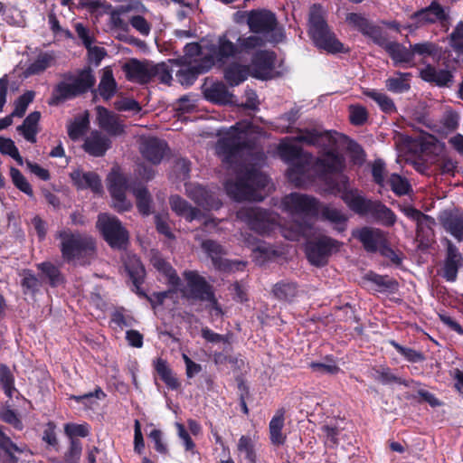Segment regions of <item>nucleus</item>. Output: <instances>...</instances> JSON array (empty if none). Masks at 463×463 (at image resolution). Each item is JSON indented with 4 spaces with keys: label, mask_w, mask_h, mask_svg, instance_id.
I'll return each instance as SVG.
<instances>
[{
    "label": "nucleus",
    "mask_w": 463,
    "mask_h": 463,
    "mask_svg": "<svg viewBox=\"0 0 463 463\" xmlns=\"http://www.w3.org/2000/svg\"><path fill=\"white\" fill-rule=\"evenodd\" d=\"M281 208L294 219L292 223L280 225L276 214L260 208H241L237 212V218L260 234H269L279 229L283 237L289 241H299L310 235L312 226L309 221L319 213V203L317 199L292 193L282 199Z\"/></svg>",
    "instance_id": "obj_3"
},
{
    "label": "nucleus",
    "mask_w": 463,
    "mask_h": 463,
    "mask_svg": "<svg viewBox=\"0 0 463 463\" xmlns=\"http://www.w3.org/2000/svg\"><path fill=\"white\" fill-rule=\"evenodd\" d=\"M353 236L359 240L368 252L386 250L385 233L377 228L363 227L353 232Z\"/></svg>",
    "instance_id": "obj_14"
},
{
    "label": "nucleus",
    "mask_w": 463,
    "mask_h": 463,
    "mask_svg": "<svg viewBox=\"0 0 463 463\" xmlns=\"http://www.w3.org/2000/svg\"><path fill=\"white\" fill-rule=\"evenodd\" d=\"M326 11L319 5H314L309 14V34L315 45L327 52L336 53L344 51V45L330 31L326 22Z\"/></svg>",
    "instance_id": "obj_6"
},
{
    "label": "nucleus",
    "mask_w": 463,
    "mask_h": 463,
    "mask_svg": "<svg viewBox=\"0 0 463 463\" xmlns=\"http://www.w3.org/2000/svg\"><path fill=\"white\" fill-rule=\"evenodd\" d=\"M97 227L110 247L122 249L127 245L128 232L117 217L101 213L99 215Z\"/></svg>",
    "instance_id": "obj_9"
},
{
    "label": "nucleus",
    "mask_w": 463,
    "mask_h": 463,
    "mask_svg": "<svg viewBox=\"0 0 463 463\" xmlns=\"http://www.w3.org/2000/svg\"><path fill=\"white\" fill-rule=\"evenodd\" d=\"M221 35L218 37L212 39V40H203L202 45L198 44L197 43H191L185 45L184 52L185 55L188 58H192L194 56L202 55V58L199 60H196L198 62H203L205 59H207L208 54L206 51V47H208L211 43H214Z\"/></svg>",
    "instance_id": "obj_45"
},
{
    "label": "nucleus",
    "mask_w": 463,
    "mask_h": 463,
    "mask_svg": "<svg viewBox=\"0 0 463 463\" xmlns=\"http://www.w3.org/2000/svg\"><path fill=\"white\" fill-rule=\"evenodd\" d=\"M55 62V55L53 52H42L36 59L30 62L24 71L25 76L39 74Z\"/></svg>",
    "instance_id": "obj_28"
},
{
    "label": "nucleus",
    "mask_w": 463,
    "mask_h": 463,
    "mask_svg": "<svg viewBox=\"0 0 463 463\" xmlns=\"http://www.w3.org/2000/svg\"><path fill=\"white\" fill-rule=\"evenodd\" d=\"M90 120L87 112L76 117L67 126L68 135L72 140H78L89 128Z\"/></svg>",
    "instance_id": "obj_39"
},
{
    "label": "nucleus",
    "mask_w": 463,
    "mask_h": 463,
    "mask_svg": "<svg viewBox=\"0 0 463 463\" xmlns=\"http://www.w3.org/2000/svg\"><path fill=\"white\" fill-rule=\"evenodd\" d=\"M0 449L2 452L1 455H12V453L19 452L22 453L24 451V449L19 448L16 446L9 437H7L1 430H0Z\"/></svg>",
    "instance_id": "obj_62"
},
{
    "label": "nucleus",
    "mask_w": 463,
    "mask_h": 463,
    "mask_svg": "<svg viewBox=\"0 0 463 463\" xmlns=\"http://www.w3.org/2000/svg\"><path fill=\"white\" fill-rule=\"evenodd\" d=\"M202 248L211 257L213 265L218 269H225L226 265L224 260L222 259V255L224 254L222 247L213 241H204L202 243Z\"/></svg>",
    "instance_id": "obj_42"
},
{
    "label": "nucleus",
    "mask_w": 463,
    "mask_h": 463,
    "mask_svg": "<svg viewBox=\"0 0 463 463\" xmlns=\"http://www.w3.org/2000/svg\"><path fill=\"white\" fill-rule=\"evenodd\" d=\"M117 90V82L114 79L112 70L105 67L99 84V95L106 100L111 99Z\"/></svg>",
    "instance_id": "obj_35"
},
{
    "label": "nucleus",
    "mask_w": 463,
    "mask_h": 463,
    "mask_svg": "<svg viewBox=\"0 0 463 463\" xmlns=\"http://www.w3.org/2000/svg\"><path fill=\"white\" fill-rule=\"evenodd\" d=\"M420 75L421 79L428 82H434L438 86H445L451 81L452 75L447 70L437 71L431 65H427L420 70Z\"/></svg>",
    "instance_id": "obj_30"
},
{
    "label": "nucleus",
    "mask_w": 463,
    "mask_h": 463,
    "mask_svg": "<svg viewBox=\"0 0 463 463\" xmlns=\"http://www.w3.org/2000/svg\"><path fill=\"white\" fill-rule=\"evenodd\" d=\"M328 135L317 130H300L295 137L282 139L278 146L279 156L290 164L288 178L297 186L306 185L310 181L311 173L317 171L322 175L340 174L338 181L331 184L335 194H340L346 205L359 215H370L384 226H392L396 222L395 213L379 201H372L364 197L357 189L348 188V178L342 175L345 168L343 156L328 151L314 163L311 155L303 153L296 142L307 145L323 146Z\"/></svg>",
    "instance_id": "obj_1"
},
{
    "label": "nucleus",
    "mask_w": 463,
    "mask_h": 463,
    "mask_svg": "<svg viewBox=\"0 0 463 463\" xmlns=\"http://www.w3.org/2000/svg\"><path fill=\"white\" fill-rule=\"evenodd\" d=\"M228 34H221L206 47L208 57L203 62H198L196 59L193 62L189 61V66H184L177 71L176 77L182 85H192L199 74L208 71L214 65L222 67L228 62V57L236 50Z\"/></svg>",
    "instance_id": "obj_5"
},
{
    "label": "nucleus",
    "mask_w": 463,
    "mask_h": 463,
    "mask_svg": "<svg viewBox=\"0 0 463 463\" xmlns=\"http://www.w3.org/2000/svg\"><path fill=\"white\" fill-rule=\"evenodd\" d=\"M165 150L166 144L155 137L145 138L140 145V152L143 157L153 165H157L161 162Z\"/></svg>",
    "instance_id": "obj_18"
},
{
    "label": "nucleus",
    "mask_w": 463,
    "mask_h": 463,
    "mask_svg": "<svg viewBox=\"0 0 463 463\" xmlns=\"http://www.w3.org/2000/svg\"><path fill=\"white\" fill-rule=\"evenodd\" d=\"M384 49L391 56L395 65L406 64L408 67L415 65L413 61V52H411V48L407 49L399 43L391 42L385 43Z\"/></svg>",
    "instance_id": "obj_25"
},
{
    "label": "nucleus",
    "mask_w": 463,
    "mask_h": 463,
    "mask_svg": "<svg viewBox=\"0 0 463 463\" xmlns=\"http://www.w3.org/2000/svg\"><path fill=\"white\" fill-rule=\"evenodd\" d=\"M273 293L279 299L290 301L298 293V288L293 282H279L273 288Z\"/></svg>",
    "instance_id": "obj_46"
},
{
    "label": "nucleus",
    "mask_w": 463,
    "mask_h": 463,
    "mask_svg": "<svg viewBox=\"0 0 463 463\" xmlns=\"http://www.w3.org/2000/svg\"><path fill=\"white\" fill-rule=\"evenodd\" d=\"M79 93L74 90V87L71 80L66 77L64 80L60 82L54 89L52 93V101L50 104H59L66 99H72L78 96Z\"/></svg>",
    "instance_id": "obj_37"
},
{
    "label": "nucleus",
    "mask_w": 463,
    "mask_h": 463,
    "mask_svg": "<svg viewBox=\"0 0 463 463\" xmlns=\"http://www.w3.org/2000/svg\"><path fill=\"white\" fill-rule=\"evenodd\" d=\"M411 52H413V57L415 55H419L422 58L430 56L435 53L436 46L435 44L430 42H424L420 43H416L413 45H410Z\"/></svg>",
    "instance_id": "obj_63"
},
{
    "label": "nucleus",
    "mask_w": 463,
    "mask_h": 463,
    "mask_svg": "<svg viewBox=\"0 0 463 463\" xmlns=\"http://www.w3.org/2000/svg\"><path fill=\"white\" fill-rule=\"evenodd\" d=\"M170 205L176 214L184 217L188 221L200 219V212L191 207L188 203L178 195L170 197Z\"/></svg>",
    "instance_id": "obj_31"
},
{
    "label": "nucleus",
    "mask_w": 463,
    "mask_h": 463,
    "mask_svg": "<svg viewBox=\"0 0 463 463\" xmlns=\"http://www.w3.org/2000/svg\"><path fill=\"white\" fill-rule=\"evenodd\" d=\"M0 152L11 156L19 165H23L24 164L18 148L11 138L0 137Z\"/></svg>",
    "instance_id": "obj_50"
},
{
    "label": "nucleus",
    "mask_w": 463,
    "mask_h": 463,
    "mask_svg": "<svg viewBox=\"0 0 463 463\" xmlns=\"http://www.w3.org/2000/svg\"><path fill=\"white\" fill-rule=\"evenodd\" d=\"M57 238L61 240L62 258L67 261L79 260L94 250V241L90 237L62 230L58 232Z\"/></svg>",
    "instance_id": "obj_8"
},
{
    "label": "nucleus",
    "mask_w": 463,
    "mask_h": 463,
    "mask_svg": "<svg viewBox=\"0 0 463 463\" xmlns=\"http://www.w3.org/2000/svg\"><path fill=\"white\" fill-rule=\"evenodd\" d=\"M416 224L417 237L421 240L432 234V227L435 224V220L429 215L423 214V218H420Z\"/></svg>",
    "instance_id": "obj_55"
},
{
    "label": "nucleus",
    "mask_w": 463,
    "mask_h": 463,
    "mask_svg": "<svg viewBox=\"0 0 463 463\" xmlns=\"http://www.w3.org/2000/svg\"><path fill=\"white\" fill-rule=\"evenodd\" d=\"M411 74L409 72H398L385 81L388 90L394 93H402L409 90Z\"/></svg>",
    "instance_id": "obj_40"
},
{
    "label": "nucleus",
    "mask_w": 463,
    "mask_h": 463,
    "mask_svg": "<svg viewBox=\"0 0 463 463\" xmlns=\"http://www.w3.org/2000/svg\"><path fill=\"white\" fill-rule=\"evenodd\" d=\"M126 269L132 279L133 285L136 288V292L140 296H145V293L140 289V285L146 275L145 268L139 259L133 254H127L124 260Z\"/></svg>",
    "instance_id": "obj_20"
},
{
    "label": "nucleus",
    "mask_w": 463,
    "mask_h": 463,
    "mask_svg": "<svg viewBox=\"0 0 463 463\" xmlns=\"http://www.w3.org/2000/svg\"><path fill=\"white\" fill-rule=\"evenodd\" d=\"M203 94L206 99L215 103H226L231 98L226 86L222 82H214L210 85H205Z\"/></svg>",
    "instance_id": "obj_34"
},
{
    "label": "nucleus",
    "mask_w": 463,
    "mask_h": 463,
    "mask_svg": "<svg viewBox=\"0 0 463 463\" xmlns=\"http://www.w3.org/2000/svg\"><path fill=\"white\" fill-rule=\"evenodd\" d=\"M35 93L33 90L24 92L14 101V109L10 115L13 118H22L24 115L28 106L33 101Z\"/></svg>",
    "instance_id": "obj_48"
},
{
    "label": "nucleus",
    "mask_w": 463,
    "mask_h": 463,
    "mask_svg": "<svg viewBox=\"0 0 463 463\" xmlns=\"http://www.w3.org/2000/svg\"><path fill=\"white\" fill-rule=\"evenodd\" d=\"M238 450L243 454L245 458L250 463H255L256 455L254 450V444L251 439L248 436H241L238 441Z\"/></svg>",
    "instance_id": "obj_54"
},
{
    "label": "nucleus",
    "mask_w": 463,
    "mask_h": 463,
    "mask_svg": "<svg viewBox=\"0 0 463 463\" xmlns=\"http://www.w3.org/2000/svg\"><path fill=\"white\" fill-rule=\"evenodd\" d=\"M229 33L228 37H229L230 41L232 43V44L236 48L234 53L228 57V61L231 58L235 57L241 52H250V51H252L256 48L263 46L268 42L261 35L255 33V34H252V35H250L247 37L240 36L237 39V43H234L232 41V38H234L235 35L232 34V31H226L224 33Z\"/></svg>",
    "instance_id": "obj_22"
},
{
    "label": "nucleus",
    "mask_w": 463,
    "mask_h": 463,
    "mask_svg": "<svg viewBox=\"0 0 463 463\" xmlns=\"http://www.w3.org/2000/svg\"><path fill=\"white\" fill-rule=\"evenodd\" d=\"M364 94L373 99L384 113L392 114L396 111L393 100L385 93L376 90H366Z\"/></svg>",
    "instance_id": "obj_41"
},
{
    "label": "nucleus",
    "mask_w": 463,
    "mask_h": 463,
    "mask_svg": "<svg viewBox=\"0 0 463 463\" xmlns=\"http://www.w3.org/2000/svg\"><path fill=\"white\" fill-rule=\"evenodd\" d=\"M392 191L397 195L408 194L411 190V185L406 178L397 174H392L386 182Z\"/></svg>",
    "instance_id": "obj_47"
},
{
    "label": "nucleus",
    "mask_w": 463,
    "mask_h": 463,
    "mask_svg": "<svg viewBox=\"0 0 463 463\" xmlns=\"http://www.w3.org/2000/svg\"><path fill=\"white\" fill-rule=\"evenodd\" d=\"M246 15L247 24L253 33L261 35L269 43H279L284 38L283 30L278 27L277 19L271 12L251 10Z\"/></svg>",
    "instance_id": "obj_7"
},
{
    "label": "nucleus",
    "mask_w": 463,
    "mask_h": 463,
    "mask_svg": "<svg viewBox=\"0 0 463 463\" xmlns=\"http://www.w3.org/2000/svg\"><path fill=\"white\" fill-rule=\"evenodd\" d=\"M341 243L337 241L324 236L315 242H308L306 246V254L308 260L316 266L326 263L327 258L339 250Z\"/></svg>",
    "instance_id": "obj_11"
},
{
    "label": "nucleus",
    "mask_w": 463,
    "mask_h": 463,
    "mask_svg": "<svg viewBox=\"0 0 463 463\" xmlns=\"http://www.w3.org/2000/svg\"><path fill=\"white\" fill-rule=\"evenodd\" d=\"M152 66L132 61L125 64L124 71L128 80L138 83H146L152 77Z\"/></svg>",
    "instance_id": "obj_26"
},
{
    "label": "nucleus",
    "mask_w": 463,
    "mask_h": 463,
    "mask_svg": "<svg viewBox=\"0 0 463 463\" xmlns=\"http://www.w3.org/2000/svg\"><path fill=\"white\" fill-rule=\"evenodd\" d=\"M156 370L159 374L160 378L165 382V383L175 390L179 386V382L176 377L174 375L171 369L168 367L167 363L162 359H158L156 363Z\"/></svg>",
    "instance_id": "obj_44"
},
{
    "label": "nucleus",
    "mask_w": 463,
    "mask_h": 463,
    "mask_svg": "<svg viewBox=\"0 0 463 463\" xmlns=\"http://www.w3.org/2000/svg\"><path fill=\"white\" fill-rule=\"evenodd\" d=\"M97 122L100 128L111 136H119L124 132V126L118 116L103 107L97 108Z\"/></svg>",
    "instance_id": "obj_19"
},
{
    "label": "nucleus",
    "mask_w": 463,
    "mask_h": 463,
    "mask_svg": "<svg viewBox=\"0 0 463 463\" xmlns=\"http://www.w3.org/2000/svg\"><path fill=\"white\" fill-rule=\"evenodd\" d=\"M68 79L79 95L86 92L95 83V79L90 70H82L77 74L68 76Z\"/></svg>",
    "instance_id": "obj_36"
},
{
    "label": "nucleus",
    "mask_w": 463,
    "mask_h": 463,
    "mask_svg": "<svg viewBox=\"0 0 463 463\" xmlns=\"http://www.w3.org/2000/svg\"><path fill=\"white\" fill-rule=\"evenodd\" d=\"M38 268L48 277L50 284L56 286L61 282V277L59 269L49 262H43Z\"/></svg>",
    "instance_id": "obj_59"
},
{
    "label": "nucleus",
    "mask_w": 463,
    "mask_h": 463,
    "mask_svg": "<svg viewBox=\"0 0 463 463\" xmlns=\"http://www.w3.org/2000/svg\"><path fill=\"white\" fill-rule=\"evenodd\" d=\"M439 220L444 230L457 241H463V212L457 209L440 213Z\"/></svg>",
    "instance_id": "obj_15"
},
{
    "label": "nucleus",
    "mask_w": 463,
    "mask_h": 463,
    "mask_svg": "<svg viewBox=\"0 0 463 463\" xmlns=\"http://www.w3.org/2000/svg\"><path fill=\"white\" fill-rule=\"evenodd\" d=\"M321 431L324 438L325 445L327 447H334L338 444L339 430L336 427L328 424H324L321 427Z\"/></svg>",
    "instance_id": "obj_60"
},
{
    "label": "nucleus",
    "mask_w": 463,
    "mask_h": 463,
    "mask_svg": "<svg viewBox=\"0 0 463 463\" xmlns=\"http://www.w3.org/2000/svg\"><path fill=\"white\" fill-rule=\"evenodd\" d=\"M372 175L373 181L381 187L386 186L388 180L385 169V164L382 159H376L372 165Z\"/></svg>",
    "instance_id": "obj_56"
},
{
    "label": "nucleus",
    "mask_w": 463,
    "mask_h": 463,
    "mask_svg": "<svg viewBox=\"0 0 463 463\" xmlns=\"http://www.w3.org/2000/svg\"><path fill=\"white\" fill-rule=\"evenodd\" d=\"M319 213L322 219L333 223L337 231L342 232L345 229L347 217L341 210L331 206H324Z\"/></svg>",
    "instance_id": "obj_38"
},
{
    "label": "nucleus",
    "mask_w": 463,
    "mask_h": 463,
    "mask_svg": "<svg viewBox=\"0 0 463 463\" xmlns=\"http://www.w3.org/2000/svg\"><path fill=\"white\" fill-rule=\"evenodd\" d=\"M0 386L8 397H12L15 390L14 385V376L9 368L4 364L0 365Z\"/></svg>",
    "instance_id": "obj_53"
},
{
    "label": "nucleus",
    "mask_w": 463,
    "mask_h": 463,
    "mask_svg": "<svg viewBox=\"0 0 463 463\" xmlns=\"http://www.w3.org/2000/svg\"><path fill=\"white\" fill-rule=\"evenodd\" d=\"M411 18L413 23L404 26L410 32L429 24L440 23L444 26L447 24V14L437 2H432L429 7L413 14Z\"/></svg>",
    "instance_id": "obj_13"
},
{
    "label": "nucleus",
    "mask_w": 463,
    "mask_h": 463,
    "mask_svg": "<svg viewBox=\"0 0 463 463\" xmlns=\"http://www.w3.org/2000/svg\"><path fill=\"white\" fill-rule=\"evenodd\" d=\"M132 10L130 6H120L113 10L109 14V25L111 30L121 31V33H127L128 30V23H127L122 15Z\"/></svg>",
    "instance_id": "obj_43"
},
{
    "label": "nucleus",
    "mask_w": 463,
    "mask_h": 463,
    "mask_svg": "<svg viewBox=\"0 0 463 463\" xmlns=\"http://www.w3.org/2000/svg\"><path fill=\"white\" fill-rule=\"evenodd\" d=\"M133 194L137 199V205L139 212L144 215L150 213V195L145 187H134Z\"/></svg>",
    "instance_id": "obj_49"
},
{
    "label": "nucleus",
    "mask_w": 463,
    "mask_h": 463,
    "mask_svg": "<svg viewBox=\"0 0 463 463\" xmlns=\"http://www.w3.org/2000/svg\"><path fill=\"white\" fill-rule=\"evenodd\" d=\"M107 180L114 208L118 212L129 210L132 204L126 199V192L129 188L127 176L121 174L118 168H113Z\"/></svg>",
    "instance_id": "obj_10"
},
{
    "label": "nucleus",
    "mask_w": 463,
    "mask_h": 463,
    "mask_svg": "<svg viewBox=\"0 0 463 463\" xmlns=\"http://www.w3.org/2000/svg\"><path fill=\"white\" fill-rule=\"evenodd\" d=\"M452 48L459 53H463V22H460L450 35Z\"/></svg>",
    "instance_id": "obj_64"
},
{
    "label": "nucleus",
    "mask_w": 463,
    "mask_h": 463,
    "mask_svg": "<svg viewBox=\"0 0 463 463\" xmlns=\"http://www.w3.org/2000/svg\"><path fill=\"white\" fill-rule=\"evenodd\" d=\"M41 113L39 111L31 112L24 120L22 125L18 126L17 132L32 144L36 143L37 135L40 132Z\"/></svg>",
    "instance_id": "obj_21"
},
{
    "label": "nucleus",
    "mask_w": 463,
    "mask_h": 463,
    "mask_svg": "<svg viewBox=\"0 0 463 463\" xmlns=\"http://www.w3.org/2000/svg\"><path fill=\"white\" fill-rule=\"evenodd\" d=\"M186 193L192 200L206 210L219 209L222 205L221 201L213 193L201 185L187 184Z\"/></svg>",
    "instance_id": "obj_16"
},
{
    "label": "nucleus",
    "mask_w": 463,
    "mask_h": 463,
    "mask_svg": "<svg viewBox=\"0 0 463 463\" xmlns=\"http://www.w3.org/2000/svg\"><path fill=\"white\" fill-rule=\"evenodd\" d=\"M136 11L138 14L130 15L128 24L142 36H148L152 29V24L146 17L148 10L144 5H141L140 7H136Z\"/></svg>",
    "instance_id": "obj_32"
},
{
    "label": "nucleus",
    "mask_w": 463,
    "mask_h": 463,
    "mask_svg": "<svg viewBox=\"0 0 463 463\" xmlns=\"http://www.w3.org/2000/svg\"><path fill=\"white\" fill-rule=\"evenodd\" d=\"M257 128L249 121L238 122L235 126L220 134L215 146L216 154L229 165L236 180L225 183L227 194L233 200L262 201L273 189L269 178L247 164L251 150V136Z\"/></svg>",
    "instance_id": "obj_2"
},
{
    "label": "nucleus",
    "mask_w": 463,
    "mask_h": 463,
    "mask_svg": "<svg viewBox=\"0 0 463 463\" xmlns=\"http://www.w3.org/2000/svg\"><path fill=\"white\" fill-rule=\"evenodd\" d=\"M110 146L109 139L100 132L95 130L85 139L84 150L93 156H101Z\"/></svg>",
    "instance_id": "obj_24"
},
{
    "label": "nucleus",
    "mask_w": 463,
    "mask_h": 463,
    "mask_svg": "<svg viewBox=\"0 0 463 463\" xmlns=\"http://www.w3.org/2000/svg\"><path fill=\"white\" fill-rule=\"evenodd\" d=\"M82 452V446L80 440L71 439L70 447L65 452L63 459L54 460L56 463H79Z\"/></svg>",
    "instance_id": "obj_51"
},
{
    "label": "nucleus",
    "mask_w": 463,
    "mask_h": 463,
    "mask_svg": "<svg viewBox=\"0 0 463 463\" xmlns=\"http://www.w3.org/2000/svg\"><path fill=\"white\" fill-rule=\"evenodd\" d=\"M463 266V258L458 249L448 241L447 257L444 263L443 276L448 281H455L458 269Z\"/></svg>",
    "instance_id": "obj_17"
},
{
    "label": "nucleus",
    "mask_w": 463,
    "mask_h": 463,
    "mask_svg": "<svg viewBox=\"0 0 463 463\" xmlns=\"http://www.w3.org/2000/svg\"><path fill=\"white\" fill-rule=\"evenodd\" d=\"M346 22L349 25L360 31L379 43L381 31L377 26L373 25L364 16L360 14L351 13L346 16Z\"/></svg>",
    "instance_id": "obj_23"
},
{
    "label": "nucleus",
    "mask_w": 463,
    "mask_h": 463,
    "mask_svg": "<svg viewBox=\"0 0 463 463\" xmlns=\"http://www.w3.org/2000/svg\"><path fill=\"white\" fill-rule=\"evenodd\" d=\"M250 68L240 63H232L224 71V78L231 86H237L247 80Z\"/></svg>",
    "instance_id": "obj_33"
},
{
    "label": "nucleus",
    "mask_w": 463,
    "mask_h": 463,
    "mask_svg": "<svg viewBox=\"0 0 463 463\" xmlns=\"http://www.w3.org/2000/svg\"><path fill=\"white\" fill-rule=\"evenodd\" d=\"M366 109L361 105H351L349 107V118L353 125L360 126L367 120Z\"/></svg>",
    "instance_id": "obj_58"
},
{
    "label": "nucleus",
    "mask_w": 463,
    "mask_h": 463,
    "mask_svg": "<svg viewBox=\"0 0 463 463\" xmlns=\"http://www.w3.org/2000/svg\"><path fill=\"white\" fill-rule=\"evenodd\" d=\"M151 263L159 273L165 277L173 289L179 290L183 297L201 301L212 298V294L213 293V288L197 272L191 270L184 271L183 275L186 285L183 286L173 267L162 259L157 252L153 253Z\"/></svg>",
    "instance_id": "obj_4"
},
{
    "label": "nucleus",
    "mask_w": 463,
    "mask_h": 463,
    "mask_svg": "<svg viewBox=\"0 0 463 463\" xmlns=\"http://www.w3.org/2000/svg\"><path fill=\"white\" fill-rule=\"evenodd\" d=\"M64 433L70 439H76L75 437H87L90 433V426L87 423L75 424L67 423L64 425Z\"/></svg>",
    "instance_id": "obj_57"
},
{
    "label": "nucleus",
    "mask_w": 463,
    "mask_h": 463,
    "mask_svg": "<svg viewBox=\"0 0 463 463\" xmlns=\"http://www.w3.org/2000/svg\"><path fill=\"white\" fill-rule=\"evenodd\" d=\"M250 75L260 80H269L278 76L275 53L269 51L256 52L251 61Z\"/></svg>",
    "instance_id": "obj_12"
},
{
    "label": "nucleus",
    "mask_w": 463,
    "mask_h": 463,
    "mask_svg": "<svg viewBox=\"0 0 463 463\" xmlns=\"http://www.w3.org/2000/svg\"><path fill=\"white\" fill-rule=\"evenodd\" d=\"M10 176L16 188L29 196L33 195L31 184L17 168H10Z\"/></svg>",
    "instance_id": "obj_52"
},
{
    "label": "nucleus",
    "mask_w": 463,
    "mask_h": 463,
    "mask_svg": "<svg viewBox=\"0 0 463 463\" xmlns=\"http://www.w3.org/2000/svg\"><path fill=\"white\" fill-rule=\"evenodd\" d=\"M391 344L395 347V349L405 357L406 360L411 363H418L424 360V355L422 353L416 351L411 348L403 347L401 345L397 344L394 341H392Z\"/></svg>",
    "instance_id": "obj_61"
},
{
    "label": "nucleus",
    "mask_w": 463,
    "mask_h": 463,
    "mask_svg": "<svg viewBox=\"0 0 463 463\" xmlns=\"http://www.w3.org/2000/svg\"><path fill=\"white\" fill-rule=\"evenodd\" d=\"M284 410H278L269 421V438L274 445H282L286 440V436L282 432L284 427Z\"/></svg>",
    "instance_id": "obj_29"
},
{
    "label": "nucleus",
    "mask_w": 463,
    "mask_h": 463,
    "mask_svg": "<svg viewBox=\"0 0 463 463\" xmlns=\"http://www.w3.org/2000/svg\"><path fill=\"white\" fill-rule=\"evenodd\" d=\"M71 177L74 184L80 189L90 188L94 193L102 191L101 181L95 173H84L80 170H75L71 174Z\"/></svg>",
    "instance_id": "obj_27"
}]
</instances>
